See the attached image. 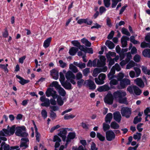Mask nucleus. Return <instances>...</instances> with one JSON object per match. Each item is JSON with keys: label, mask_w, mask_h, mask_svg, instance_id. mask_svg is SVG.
<instances>
[{"label": "nucleus", "mask_w": 150, "mask_h": 150, "mask_svg": "<svg viewBox=\"0 0 150 150\" xmlns=\"http://www.w3.org/2000/svg\"><path fill=\"white\" fill-rule=\"evenodd\" d=\"M141 133L137 132L136 134L134 135L133 138L134 139H137L139 140L141 139Z\"/></svg>", "instance_id": "obj_45"}, {"label": "nucleus", "mask_w": 150, "mask_h": 150, "mask_svg": "<svg viewBox=\"0 0 150 150\" xmlns=\"http://www.w3.org/2000/svg\"><path fill=\"white\" fill-rule=\"evenodd\" d=\"M16 77L20 80L19 81V83L22 85H24L25 84L28 83L30 82L29 80H26L23 79V78L18 75H16Z\"/></svg>", "instance_id": "obj_24"}, {"label": "nucleus", "mask_w": 150, "mask_h": 150, "mask_svg": "<svg viewBox=\"0 0 150 150\" xmlns=\"http://www.w3.org/2000/svg\"><path fill=\"white\" fill-rule=\"evenodd\" d=\"M65 77L67 79L69 80L72 84L73 85L76 84V82L75 81V76L71 71H68L66 74Z\"/></svg>", "instance_id": "obj_5"}, {"label": "nucleus", "mask_w": 150, "mask_h": 150, "mask_svg": "<svg viewBox=\"0 0 150 150\" xmlns=\"http://www.w3.org/2000/svg\"><path fill=\"white\" fill-rule=\"evenodd\" d=\"M110 0H103L104 4L105 7H108L110 6Z\"/></svg>", "instance_id": "obj_62"}, {"label": "nucleus", "mask_w": 150, "mask_h": 150, "mask_svg": "<svg viewBox=\"0 0 150 150\" xmlns=\"http://www.w3.org/2000/svg\"><path fill=\"white\" fill-rule=\"evenodd\" d=\"M71 43L74 46L78 48L80 46L81 44L80 43L78 40L72 41Z\"/></svg>", "instance_id": "obj_54"}, {"label": "nucleus", "mask_w": 150, "mask_h": 150, "mask_svg": "<svg viewBox=\"0 0 150 150\" xmlns=\"http://www.w3.org/2000/svg\"><path fill=\"white\" fill-rule=\"evenodd\" d=\"M20 146L23 149H25L28 147L29 140L28 137L23 138L21 139Z\"/></svg>", "instance_id": "obj_10"}, {"label": "nucleus", "mask_w": 150, "mask_h": 150, "mask_svg": "<svg viewBox=\"0 0 150 150\" xmlns=\"http://www.w3.org/2000/svg\"><path fill=\"white\" fill-rule=\"evenodd\" d=\"M18 146H12L10 147L9 145H6L4 146V150H14L17 149L18 148Z\"/></svg>", "instance_id": "obj_28"}, {"label": "nucleus", "mask_w": 150, "mask_h": 150, "mask_svg": "<svg viewBox=\"0 0 150 150\" xmlns=\"http://www.w3.org/2000/svg\"><path fill=\"white\" fill-rule=\"evenodd\" d=\"M51 75L52 78L55 80H57L59 77V72L57 70L55 69H53L50 71Z\"/></svg>", "instance_id": "obj_20"}, {"label": "nucleus", "mask_w": 150, "mask_h": 150, "mask_svg": "<svg viewBox=\"0 0 150 150\" xmlns=\"http://www.w3.org/2000/svg\"><path fill=\"white\" fill-rule=\"evenodd\" d=\"M118 81L114 79H112L110 82V84L111 86L117 85L118 83Z\"/></svg>", "instance_id": "obj_57"}, {"label": "nucleus", "mask_w": 150, "mask_h": 150, "mask_svg": "<svg viewBox=\"0 0 150 150\" xmlns=\"http://www.w3.org/2000/svg\"><path fill=\"white\" fill-rule=\"evenodd\" d=\"M130 84V81L127 79L125 78L120 81V85L117 87L119 89H122L125 88L127 85Z\"/></svg>", "instance_id": "obj_7"}, {"label": "nucleus", "mask_w": 150, "mask_h": 150, "mask_svg": "<svg viewBox=\"0 0 150 150\" xmlns=\"http://www.w3.org/2000/svg\"><path fill=\"white\" fill-rule=\"evenodd\" d=\"M121 118V116L119 112H116L113 113V118L118 123L120 122Z\"/></svg>", "instance_id": "obj_17"}, {"label": "nucleus", "mask_w": 150, "mask_h": 150, "mask_svg": "<svg viewBox=\"0 0 150 150\" xmlns=\"http://www.w3.org/2000/svg\"><path fill=\"white\" fill-rule=\"evenodd\" d=\"M62 86L66 89H71L72 88V86L71 83L67 81L62 82L61 83Z\"/></svg>", "instance_id": "obj_22"}, {"label": "nucleus", "mask_w": 150, "mask_h": 150, "mask_svg": "<svg viewBox=\"0 0 150 150\" xmlns=\"http://www.w3.org/2000/svg\"><path fill=\"white\" fill-rule=\"evenodd\" d=\"M134 62L132 61H130L127 65L126 69H129L134 66Z\"/></svg>", "instance_id": "obj_37"}, {"label": "nucleus", "mask_w": 150, "mask_h": 150, "mask_svg": "<svg viewBox=\"0 0 150 150\" xmlns=\"http://www.w3.org/2000/svg\"><path fill=\"white\" fill-rule=\"evenodd\" d=\"M142 119L141 117H138V116H137L134 118L133 123L134 124H137L138 123L140 122L141 121Z\"/></svg>", "instance_id": "obj_52"}, {"label": "nucleus", "mask_w": 150, "mask_h": 150, "mask_svg": "<svg viewBox=\"0 0 150 150\" xmlns=\"http://www.w3.org/2000/svg\"><path fill=\"white\" fill-rule=\"evenodd\" d=\"M105 44L109 48L111 49H113L115 47L114 44L111 41L109 40L106 41Z\"/></svg>", "instance_id": "obj_29"}, {"label": "nucleus", "mask_w": 150, "mask_h": 150, "mask_svg": "<svg viewBox=\"0 0 150 150\" xmlns=\"http://www.w3.org/2000/svg\"><path fill=\"white\" fill-rule=\"evenodd\" d=\"M81 41L82 43L85 44V45L87 47H90L91 46V43L85 38H84L82 39Z\"/></svg>", "instance_id": "obj_30"}, {"label": "nucleus", "mask_w": 150, "mask_h": 150, "mask_svg": "<svg viewBox=\"0 0 150 150\" xmlns=\"http://www.w3.org/2000/svg\"><path fill=\"white\" fill-rule=\"evenodd\" d=\"M52 86L54 87L57 89L61 86L58 84V82L56 81H53L51 83Z\"/></svg>", "instance_id": "obj_55"}, {"label": "nucleus", "mask_w": 150, "mask_h": 150, "mask_svg": "<svg viewBox=\"0 0 150 150\" xmlns=\"http://www.w3.org/2000/svg\"><path fill=\"white\" fill-rule=\"evenodd\" d=\"M53 141L54 142H60L61 141V140L58 136L55 135L54 136V137Z\"/></svg>", "instance_id": "obj_63"}, {"label": "nucleus", "mask_w": 150, "mask_h": 150, "mask_svg": "<svg viewBox=\"0 0 150 150\" xmlns=\"http://www.w3.org/2000/svg\"><path fill=\"white\" fill-rule=\"evenodd\" d=\"M127 91L130 94L140 95L142 93V91L137 86L135 85H131L128 86L127 88Z\"/></svg>", "instance_id": "obj_3"}, {"label": "nucleus", "mask_w": 150, "mask_h": 150, "mask_svg": "<svg viewBox=\"0 0 150 150\" xmlns=\"http://www.w3.org/2000/svg\"><path fill=\"white\" fill-rule=\"evenodd\" d=\"M60 75V78H59V81L61 83L62 82H64V80L65 79V78L64 77V75L63 74V73L60 72L59 73Z\"/></svg>", "instance_id": "obj_51"}, {"label": "nucleus", "mask_w": 150, "mask_h": 150, "mask_svg": "<svg viewBox=\"0 0 150 150\" xmlns=\"http://www.w3.org/2000/svg\"><path fill=\"white\" fill-rule=\"evenodd\" d=\"M67 133V131L66 129H62L61 130L59 133L58 134V135L61 137L64 142H65L66 140V135Z\"/></svg>", "instance_id": "obj_16"}, {"label": "nucleus", "mask_w": 150, "mask_h": 150, "mask_svg": "<svg viewBox=\"0 0 150 150\" xmlns=\"http://www.w3.org/2000/svg\"><path fill=\"white\" fill-rule=\"evenodd\" d=\"M76 136V134L74 132H69L67 137L66 143L65 145L66 147L69 143L71 141L72 139H74Z\"/></svg>", "instance_id": "obj_15"}, {"label": "nucleus", "mask_w": 150, "mask_h": 150, "mask_svg": "<svg viewBox=\"0 0 150 150\" xmlns=\"http://www.w3.org/2000/svg\"><path fill=\"white\" fill-rule=\"evenodd\" d=\"M96 136L100 141H103L105 140V137L103 136L99 132L97 133Z\"/></svg>", "instance_id": "obj_39"}, {"label": "nucleus", "mask_w": 150, "mask_h": 150, "mask_svg": "<svg viewBox=\"0 0 150 150\" xmlns=\"http://www.w3.org/2000/svg\"><path fill=\"white\" fill-rule=\"evenodd\" d=\"M106 139L109 141L114 140L115 137V135L114 132L112 130H109L105 133Z\"/></svg>", "instance_id": "obj_11"}, {"label": "nucleus", "mask_w": 150, "mask_h": 150, "mask_svg": "<svg viewBox=\"0 0 150 150\" xmlns=\"http://www.w3.org/2000/svg\"><path fill=\"white\" fill-rule=\"evenodd\" d=\"M40 100L41 101L43 102L41 104L42 106L46 107L50 106V102L49 99L46 98L45 96H43L40 97Z\"/></svg>", "instance_id": "obj_13"}, {"label": "nucleus", "mask_w": 150, "mask_h": 150, "mask_svg": "<svg viewBox=\"0 0 150 150\" xmlns=\"http://www.w3.org/2000/svg\"><path fill=\"white\" fill-rule=\"evenodd\" d=\"M69 69L72 72L76 73L78 72L79 70L76 66H74L72 64H70L69 66Z\"/></svg>", "instance_id": "obj_32"}, {"label": "nucleus", "mask_w": 150, "mask_h": 150, "mask_svg": "<svg viewBox=\"0 0 150 150\" xmlns=\"http://www.w3.org/2000/svg\"><path fill=\"white\" fill-rule=\"evenodd\" d=\"M15 126H13L11 127H10L9 125L7 126V129H4L0 131V144L1 142V140L6 141L7 140V139L4 137H2L7 136H11L13 135L15 131ZM1 147H0V150H2L3 145L2 144H1Z\"/></svg>", "instance_id": "obj_1"}, {"label": "nucleus", "mask_w": 150, "mask_h": 150, "mask_svg": "<svg viewBox=\"0 0 150 150\" xmlns=\"http://www.w3.org/2000/svg\"><path fill=\"white\" fill-rule=\"evenodd\" d=\"M124 77V74L122 73H120L117 76V79L118 81H121Z\"/></svg>", "instance_id": "obj_46"}, {"label": "nucleus", "mask_w": 150, "mask_h": 150, "mask_svg": "<svg viewBox=\"0 0 150 150\" xmlns=\"http://www.w3.org/2000/svg\"><path fill=\"white\" fill-rule=\"evenodd\" d=\"M101 72V70L100 69L96 68L94 69L93 73V76L94 77H96L97 76L98 74Z\"/></svg>", "instance_id": "obj_35"}, {"label": "nucleus", "mask_w": 150, "mask_h": 150, "mask_svg": "<svg viewBox=\"0 0 150 150\" xmlns=\"http://www.w3.org/2000/svg\"><path fill=\"white\" fill-rule=\"evenodd\" d=\"M50 108L51 109L50 111H52V112L58 110L59 109V107L57 106H50Z\"/></svg>", "instance_id": "obj_61"}, {"label": "nucleus", "mask_w": 150, "mask_h": 150, "mask_svg": "<svg viewBox=\"0 0 150 150\" xmlns=\"http://www.w3.org/2000/svg\"><path fill=\"white\" fill-rule=\"evenodd\" d=\"M126 93L125 91L118 90L115 92L113 94L115 99L118 100L119 102L121 103H127V98L125 97Z\"/></svg>", "instance_id": "obj_2"}, {"label": "nucleus", "mask_w": 150, "mask_h": 150, "mask_svg": "<svg viewBox=\"0 0 150 150\" xmlns=\"http://www.w3.org/2000/svg\"><path fill=\"white\" fill-rule=\"evenodd\" d=\"M140 56L138 54L135 55L134 58V61L137 62H139L140 61Z\"/></svg>", "instance_id": "obj_58"}, {"label": "nucleus", "mask_w": 150, "mask_h": 150, "mask_svg": "<svg viewBox=\"0 0 150 150\" xmlns=\"http://www.w3.org/2000/svg\"><path fill=\"white\" fill-rule=\"evenodd\" d=\"M142 71L145 74H147L149 75L150 74V70L148 69L146 67L143 66L142 67Z\"/></svg>", "instance_id": "obj_43"}, {"label": "nucleus", "mask_w": 150, "mask_h": 150, "mask_svg": "<svg viewBox=\"0 0 150 150\" xmlns=\"http://www.w3.org/2000/svg\"><path fill=\"white\" fill-rule=\"evenodd\" d=\"M90 68H86L83 69L82 71L83 75L85 76H87L88 74L90 73Z\"/></svg>", "instance_id": "obj_41"}, {"label": "nucleus", "mask_w": 150, "mask_h": 150, "mask_svg": "<svg viewBox=\"0 0 150 150\" xmlns=\"http://www.w3.org/2000/svg\"><path fill=\"white\" fill-rule=\"evenodd\" d=\"M107 59L108 61L109 62L108 66L110 68L112 65L114 64L115 61H114V59H113L112 58Z\"/></svg>", "instance_id": "obj_56"}, {"label": "nucleus", "mask_w": 150, "mask_h": 150, "mask_svg": "<svg viewBox=\"0 0 150 150\" xmlns=\"http://www.w3.org/2000/svg\"><path fill=\"white\" fill-rule=\"evenodd\" d=\"M116 53L114 52H109L106 55V57L107 59L111 58V57H114L115 56Z\"/></svg>", "instance_id": "obj_38"}, {"label": "nucleus", "mask_w": 150, "mask_h": 150, "mask_svg": "<svg viewBox=\"0 0 150 150\" xmlns=\"http://www.w3.org/2000/svg\"><path fill=\"white\" fill-rule=\"evenodd\" d=\"M143 55L146 57L150 58V49H146L142 52Z\"/></svg>", "instance_id": "obj_33"}, {"label": "nucleus", "mask_w": 150, "mask_h": 150, "mask_svg": "<svg viewBox=\"0 0 150 150\" xmlns=\"http://www.w3.org/2000/svg\"><path fill=\"white\" fill-rule=\"evenodd\" d=\"M41 115L42 117L45 119L47 116V112L45 110H42L41 112Z\"/></svg>", "instance_id": "obj_64"}, {"label": "nucleus", "mask_w": 150, "mask_h": 150, "mask_svg": "<svg viewBox=\"0 0 150 150\" xmlns=\"http://www.w3.org/2000/svg\"><path fill=\"white\" fill-rule=\"evenodd\" d=\"M110 88L108 85H105L99 87L98 90L100 92L105 91L109 90Z\"/></svg>", "instance_id": "obj_25"}, {"label": "nucleus", "mask_w": 150, "mask_h": 150, "mask_svg": "<svg viewBox=\"0 0 150 150\" xmlns=\"http://www.w3.org/2000/svg\"><path fill=\"white\" fill-rule=\"evenodd\" d=\"M122 0H112V4L111 7L112 8H115L117 4L119 2L121 1Z\"/></svg>", "instance_id": "obj_50"}, {"label": "nucleus", "mask_w": 150, "mask_h": 150, "mask_svg": "<svg viewBox=\"0 0 150 150\" xmlns=\"http://www.w3.org/2000/svg\"><path fill=\"white\" fill-rule=\"evenodd\" d=\"M121 114L123 117H125L126 118H129L131 114L130 108L125 107L122 108L121 110Z\"/></svg>", "instance_id": "obj_6"}, {"label": "nucleus", "mask_w": 150, "mask_h": 150, "mask_svg": "<svg viewBox=\"0 0 150 150\" xmlns=\"http://www.w3.org/2000/svg\"><path fill=\"white\" fill-rule=\"evenodd\" d=\"M141 47L142 48L148 47L150 48V45L149 43H147L145 42H143L141 43Z\"/></svg>", "instance_id": "obj_42"}, {"label": "nucleus", "mask_w": 150, "mask_h": 150, "mask_svg": "<svg viewBox=\"0 0 150 150\" xmlns=\"http://www.w3.org/2000/svg\"><path fill=\"white\" fill-rule=\"evenodd\" d=\"M59 95L62 96H64L66 94V92L65 90L61 86L57 89Z\"/></svg>", "instance_id": "obj_31"}, {"label": "nucleus", "mask_w": 150, "mask_h": 150, "mask_svg": "<svg viewBox=\"0 0 150 150\" xmlns=\"http://www.w3.org/2000/svg\"><path fill=\"white\" fill-rule=\"evenodd\" d=\"M112 118V114L111 113H108L105 117V121L106 123H110Z\"/></svg>", "instance_id": "obj_26"}, {"label": "nucleus", "mask_w": 150, "mask_h": 150, "mask_svg": "<svg viewBox=\"0 0 150 150\" xmlns=\"http://www.w3.org/2000/svg\"><path fill=\"white\" fill-rule=\"evenodd\" d=\"M103 128L104 131L105 132L109 129L110 128V126L108 124L104 123L103 124Z\"/></svg>", "instance_id": "obj_49"}, {"label": "nucleus", "mask_w": 150, "mask_h": 150, "mask_svg": "<svg viewBox=\"0 0 150 150\" xmlns=\"http://www.w3.org/2000/svg\"><path fill=\"white\" fill-rule=\"evenodd\" d=\"M26 128L24 126L19 127L16 132V135L18 136L25 138L28 137V134L26 132Z\"/></svg>", "instance_id": "obj_4"}, {"label": "nucleus", "mask_w": 150, "mask_h": 150, "mask_svg": "<svg viewBox=\"0 0 150 150\" xmlns=\"http://www.w3.org/2000/svg\"><path fill=\"white\" fill-rule=\"evenodd\" d=\"M113 98H114L113 95L111 93H108L104 99V102L109 105H111L113 103Z\"/></svg>", "instance_id": "obj_12"}, {"label": "nucleus", "mask_w": 150, "mask_h": 150, "mask_svg": "<svg viewBox=\"0 0 150 150\" xmlns=\"http://www.w3.org/2000/svg\"><path fill=\"white\" fill-rule=\"evenodd\" d=\"M115 70L117 71H120L121 70V68L117 63H116L114 66L112 67Z\"/></svg>", "instance_id": "obj_59"}, {"label": "nucleus", "mask_w": 150, "mask_h": 150, "mask_svg": "<svg viewBox=\"0 0 150 150\" xmlns=\"http://www.w3.org/2000/svg\"><path fill=\"white\" fill-rule=\"evenodd\" d=\"M121 32L122 33L126 35L129 36H130V33L128 30L124 28H122Z\"/></svg>", "instance_id": "obj_44"}, {"label": "nucleus", "mask_w": 150, "mask_h": 150, "mask_svg": "<svg viewBox=\"0 0 150 150\" xmlns=\"http://www.w3.org/2000/svg\"><path fill=\"white\" fill-rule=\"evenodd\" d=\"M135 83L139 87L143 88L144 86V84L142 80L139 78H137L134 80Z\"/></svg>", "instance_id": "obj_18"}, {"label": "nucleus", "mask_w": 150, "mask_h": 150, "mask_svg": "<svg viewBox=\"0 0 150 150\" xmlns=\"http://www.w3.org/2000/svg\"><path fill=\"white\" fill-rule=\"evenodd\" d=\"M78 51V48L75 47H72L69 50V53L71 55H74Z\"/></svg>", "instance_id": "obj_27"}, {"label": "nucleus", "mask_w": 150, "mask_h": 150, "mask_svg": "<svg viewBox=\"0 0 150 150\" xmlns=\"http://www.w3.org/2000/svg\"><path fill=\"white\" fill-rule=\"evenodd\" d=\"M75 117V115H73L72 114H70L69 115L66 114L64 116V118L65 120H67L71 118L72 119L74 118Z\"/></svg>", "instance_id": "obj_53"}, {"label": "nucleus", "mask_w": 150, "mask_h": 150, "mask_svg": "<svg viewBox=\"0 0 150 150\" xmlns=\"http://www.w3.org/2000/svg\"><path fill=\"white\" fill-rule=\"evenodd\" d=\"M84 85L88 86L90 89L94 90L96 88L95 84L91 80H85L84 81Z\"/></svg>", "instance_id": "obj_14"}, {"label": "nucleus", "mask_w": 150, "mask_h": 150, "mask_svg": "<svg viewBox=\"0 0 150 150\" xmlns=\"http://www.w3.org/2000/svg\"><path fill=\"white\" fill-rule=\"evenodd\" d=\"M46 94L47 97H49L52 96L53 98H56L57 97V95L56 94V91L54 90L53 88H49L46 92Z\"/></svg>", "instance_id": "obj_9"}, {"label": "nucleus", "mask_w": 150, "mask_h": 150, "mask_svg": "<svg viewBox=\"0 0 150 150\" xmlns=\"http://www.w3.org/2000/svg\"><path fill=\"white\" fill-rule=\"evenodd\" d=\"M129 40V38L126 36H123L121 39V43L122 47H126L127 45V40Z\"/></svg>", "instance_id": "obj_21"}, {"label": "nucleus", "mask_w": 150, "mask_h": 150, "mask_svg": "<svg viewBox=\"0 0 150 150\" xmlns=\"http://www.w3.org/2000/svg\"><path fill=\"white\" fill-rule=\"evenodd\" d=\"M134 69L136 73V77H138L141 73V70L137 67H134Z\"/></svg>", "instance_id": "obj_48"}, {"label": "nucleus", "mask_w": 150, "mask_h": 150, "mask_svg": "<svg viewBox=\"0 0 150 150\" xmlns=\"http://www.w3.org/2000/svg\"><path fill=\"white\" fill-rule=\"evenodd\" d=\"M106 75L105 74L101 73L99 75L98 78H96L95 80L96 83L98 85H101L104 83V80L105 79Z\"/></svg>", "instance_id": "obj_8"}, {"label": "nucleus", "mask_w": 150, "mask_h": 150, "mask_svg": "<svg viewBox=\"0 0 150 150\" xmlns=\"http://www.w3.org/2000/svg\"><path fill=\"white\" fill-rule=\"evenodd\" d=\"M100 61H98L97 63V65L98 67H102L105 65L106 59L104 56H102L100 57Z\"/></svg>", "instance_id": "obj_19"}, {"label": "nucleus", "mask_w": 150, "mask_h": 150, "mask_svg": "<svg viewBox=\"0 0 150 150\" xmlns=\"http://www.w3.org/2000/svg\"><path fill=\"white\" fill-rule=\"evenodd\" d=\"M75 76V79L76 80L82 79L83 75L81 72H77Z\"/></svg>", "instance_id": "obj_40"}, {"label": "nucleus", "mask_w": 150, "mask_h": 150, "mask_svg": "<svg viewBox=\"0 0 150 150\" xmlns=\"http://www.w3.org/2000/svg\"><path fill=\"white\" fill-rule=\"evenodd\" d=\"M110 126L112 129H118L120 127L119 125L115 121L111 122Z\"/></svg>", "instance_id": "obj_34"}, {"label": "nucleus", "mask_w": 150, "mask_h": 150, "mask_svg": "<svg viewBox=\"0 0 150 150\" xmlns=\"http://www.w3.org/2000/svg\"><path fill=\"white\" fill-rule=\"evenodd\" d=\"M59 66L62 68L66 67L67 66V64L64 62L62 60H59Z\"/></svg>", "instance_id": "obj_47"}, {"label": "nucleus", "mask_w": 150, "mask_h": 150, "mask_svg": "<svg viewBox=\"0 0 150 150\" xmlns=\"http://www.w3.org/2000/svg\"><path fill=\"white\" fill-rule=\"evenodd\" d=\"M57 102L58 104L60 106L62 105L64 103V102L61 97H59L57 98Z\"/></svg>", "instance_id": "obj_60"}, {"label": "nucleus", "mask_w": 150, "mask_h": 150, "mask_svg": "<svg viewBox=\"0 0 150 150\" xmlns=\"http://www.w3.org/2000/svg\"><path fill=\"white\" fill-rule=\"evenodd\" d=\"M52 37H49L44 41L43 46L45 48H46L50 46L52 40Z\"/></svg>", "instance_id": "obj_23"}, {"label": "nucleus", "mask_w": 150, "mask_h": 150, "mask_svg": "<svg viewBox=\"0 0 150 150\" xmlns=\"http://www.w3.org/2000/svg\"><path fill=\"white\" fill-rule=\"evenodd\" d=\"M77 86L79 88H81L83 85V83H84L85 81L83 79H81L79 80H77Z\"/></svg>", "instance_id": "obj_36"}]
</instances>
